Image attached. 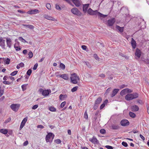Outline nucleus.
<instances>
[{
    "label": "nucleus",
    "instance_id": "obj_42",
    "mask_svg": "<svg viewBox=\"0 0 149 149\" xmlns=\"http://www.w3.org/2000/svg\"><path fill=\"white\" fill-rule=\"evenodd\" d=\"M17 73V71H15L12 72L10 75L11 76H14Z\"/></svg>",
    "mask_w": 149,
    "mask_h": 149
},
{
    "label": "nucleus",
    "instance_id": "obj_62",
    "mask_svg": "<svg viewBox=\"0 0 149 149\" xmlns=\"http://www.w3.org/2000/svg\"><path fill=\"white\" fill-rule=\"evenodd\" d=\"M140 136L141 139L143 141L145 140V138L142 135L140 134Z\"/></svg>",
    "mask_w": 149,
    "mask_h": 149
},
{
    "label": "nucleus",
    "instance_id": "obj_44",
    "mask_svg": "<svg viewBox=\"0 0 149 149\" xmlns=\"http://www.w3.org/2000/svg\"><path fill=\"white\" fill-rule=\"evenodd\" d=\"M46 7L49 10H50L51 8V5L49 3H47L46 4Z\"/></svg>",
    "mask_w": 149,
    "mask_h": 149
},
{
    "label": "nucleus",
    "instance_id": "obj_11",
    "mask_svg": "<svg viewBox=\"0 0 149 149\" xmlns=\"http://www.w3.org/2000/svg\"><path fill=\"white\" fill-rule=\"evenodd\" d=\"M89 141L94 144H97L99 143L97 139L94 136H93L92 138H90L89 139Z\"/></svg>",
    "mask_w": 149,
    "mask_h": 149
},
{
    "label": "nucleus",
    "instance_id": "obj_4",
    "mask_svg": "<svg viewBox=\"0 0 149 149\" xmlns=\"http://www.w3.org/2000/svg\"><path fill=\"white\" fill-rule=\"evenodd\" d=\"M20 106V104H12L10 105V107L13 111H17L19 109Z\"/></svg>",
    "mask_w": 149,
    "mask_h": 149
},
{
    "label": "nucleus",
    "instance_id": "obj_53",
    "mask_svg": "<svg viewBox=\"0 0 149 149\" xmlns=\"http://www.w3.org/2000/svg\"><path fill=\"white\" fill-rule=\"evenodd\" d=\"M105 147L108 149H113V147L110 146H106Z\"/></svg>",
    "mask_w": 149,
    "mask_h": 149
},
{
    "label": "nucleus",
    "instance_id": "obj_23",
    "mask_svg": "<svg viewBox=\"0 0 149 149\" xmlns=\"http://www.w3.org/2000/svg\"><path fill=\"white\" fill-rule=\"evenodd\" d=\"M67 97V95H63L61 94L59 96V99L61 100H64Z\"/></svg>",
    "mask_w": 149,
    "mask_h": 149
},
{
    "label": "nucleus",
    "instance_id": "obj_45",
    "mask_svg": "<svg viewBox=\"0 0 149 149\" xmlns=\"http://www.w3.org/2000/svg\"><path fill=\"white\" fill-rule=\"evenodd\" d=\"M55 142L57 144H59L61 143V141L59 139H57L55 140Z\"/></svg>",
    "mask_w": 149,
    "mask_h": 149
},
{
    "label": "nucleus",
    "instance_id": "obj_34",
    "mask_svg": "<svg viewBox=\"0 0 149 149\" xmlns=\"http://www.w3.org/2000/svg\"><path fill=\"white\" fill-rule=\"evenodd\" d=\"M28 55L29 56L28 58H32L33 56V54L32 52H30L28 53Z\"/></svg>",
    "mask_w": 149,
    "mask_h": 149
},
{
    "label": "nucleus",
    "instance_id": "obj_8",
    "mask_svg": "<svg viewBox=\"0 0 149 149\" xmlns=\"http://www.w3.org/2000/svg\"><path fill=\"white\" fill-rule=\"evenodd\" d=\"M87 12L88 14L92 15H96L97 14V13H98L97 10L94 11L91 8H89Z\"/></svg>",
    "mask_w": 149,
    "mask_h": 149
},
{
    "label": "nucleus",
    "instance_id": "obj_51",
    "mask_svg": "<svg viewBox=\"0 0 149 149\" xmlns=\"http://www.w3.org/2000/svg\"><path fill=\"white\" fill-rule=\"evenodd\" d=\"M56 8L58 10H61V8L60 7V6L57 4H56Z\"/></svg>",
    "mask_w": 149,
    "mask_h": 149
},
{
    "label": "nucleus",
    "instance_id": "obj_1",
    "mask_svg": "<svg viewBox=\"0 0 149 149\" xmlns=\"http://www.w3.org/2000/svg\"><path fill=\"white\" fill-rule=\"evenodd\" d=\"M138 94L136 93H128L125 95V98L126 100L129 101L136 98L138 97Z\"/></svg>",
    "mask_w": 149,
    "mask_h": 149
},
{
    "label": "nucleus",
    "instance_id": "obj_40",
    "mask_svg": "<svg viewBox=\"0 0 149 149\" xmlns=\"http://www.w3.org/2000/svg\"><path fill=\"white\" fill-rule=\"evenodd\" d=\"M93 57L95 58L97 61H99V58L97 56V55L96 54H94L93 55Z\"/></svg>",
    "mask_w": 149,
    "mask_h": 149
},
{
    "label": "nucleus",
    "instance_id": "obj_5",
    "mask_svg": "<svg viewBox=\"0 0 149 149\" xmlns=\"http://www.w3.org/2000/svg\"><path fill=\"white\" fill-rule=\"evenodd\" d=\"M39 91L42 92V95L44 96H48L51 92L50 90H43L42 88L40 89Z\"/></svg>",
    "mask_w": 149,
    "mask_h": 149
},
{
    "label": "nucleus",
    "instance_id": "obj_38",
    "mask_svg": "<svg viewBox=\"0 0 149 149\" xmlns=\"http://www.w3.org/2000/svg\"><path fill=\"white\" fill-rule=\"evenodd\" d=\"M60 67L63 70H64L65 68V66L63 64L61 63L60 64Z\"/></svg>",
    "mask_w": 149,
    "mask_h": 149
},
{
    "label": "nucleus",
    "instance_id": "obj_29",
    "mask_svg": "<svg viewBox=\"0 0 149 149\" xmlns=\"http://www.w3.org/2000/svg\"><path fill=\"white\" fill-rule=\"evenodd\" d=\"M22 26H25L30 29H33L34 28V26L32 25L23 24L22 25Z\"/></svg>",
    "mask_w": 149,
    "mask_h": 149
},
{
    "label": "nucleus",
    "instance_id": "obj_54",
    "mask_svg": "<svg viewBox=\"0 0 149 149\" xmlns=\"http://www.w3.org/2000/svg\"><path fill=\"white\" fill-rule=\"evenodd\" d=\"M38 107V105L37 104L35 105L33 107L32 109H36Z\"/></svg>",
    "mask_w": 149,
    "mask_h": 149
},
{
    "label": "nucleus",
    "instance_id": "obj_43",
    "mask_svg": "<svg viewBox=\"0 0 149 149\" xmlns=\"http://www.w3.org/2000/svg\"><path fill=\"white\" fill-rule=\"evenodd\" d=\"M3 82V84L6 85H9L11 83L10 82L6 81H4Z\"/></svg>",
    "mask_w": 149,
    "mask_h": 149
},
{
    "label": "nucleus",
    "instance_id": "obj_21",
    "mask_svg": "<svg viewBox=\"0 0 149 149\" xmlns=\"http://www.w3.org/2000/svg\"><path fill=\"white\" fill-rule=\"evenodd\" d=\"M112 129L114 130H118L120 128V126L117 124H112L111 125Z\"/></svg>",
    "mask_w": 149,
    "mask_h": 149
},
{
    "label": "nucleus",
    "instance_id": "obj_28",
    "mask_svg": "<svg viewBox=\"0 0 149 149\" xmlns=\"http://www.w3.org/2000/svg\"><path fill=\"white\" fill-rule=\"evenodd\" d=\"M61 78L66 80H68L69 79L68 75L66 74H62Z\"/></svg>",
    "mask_w": 149,
    "mask_h": 149
},
{
    "label": "nucleus",
    "instance_id": "obj_22",
    "mask_svg": "<svg viewBox=\"0 0 149 149\" xmlns=\"http://www.w3.org/2000/svg\"><path fill=\"white\" fill-rule=\"evenodd\" d=\"M97 15L98 17L100 18H104L107 16V15L102 14L98 12V13H97Z\"/></svg>",
    "mask_w": 149,
    "mask_h": 149
},
{
    "label": "nucleus",
    "instance_id": "obj_9",
    "mask_svg": "<svg viewBox=\"0 0 149 149\" xmlns=\"http://www.w3.org/2000/svg\"><path fill=\"white\" fill-rule=\"evenodd\" d=\"M120 124L122 126H125L129 125V122L128 120L126 119H123L121 121Z\"/></svg>",
    "mask_w": 149,
    "mask_h": 149
},
{
    "label": "nucleus",
    "instance_id": "obj_57",
    "mask_svg": "<svg viewBox=\"0 0 149 149\" xmlns=\"http://www.w3.org/2000/svg\"><path fill=\"white\" fill-rule=\"evenodd\" d=\"M37 128L40 129H43L44 128V127L42 125H38Z\"/></svg>",
    "mask_w": 149,
    "mask_h": 149
},
{
    "label": "nucleus",
    "instance_id": "obj_59",
    "mask_svg": "<svg viewBox=\"0 0 149 149\" xmlns=\"http://www.w3.org/2000/svg\"><path fill=\"white\" fill-rule=\"evenodd\" d=\"M98 106V105L96 104H95L94 105V106L93 107V109L94 110L96 109Z\"/></svg>",
    "mask_w": 149,
    "mask_h": 149
},
{
    "label": "nucleus",
    "instance_id": "obj_31",
    "mask_svg": "<svg viewBox=\"0 0 149 149\" xmlns=\"http://www.w3.org/2000/svg\"><path fill=\"white\" fill-rule=\"evenodd\" d=\"M130 116L133 118H134L136 117V115L133 112H130L129 113Z\"/></svg>",
    "mask_w": 149,
    "mask_h": 149
},
{
    "label": "nucleus",
    "instance_id": "obj_26",
    "mask_svg": "<svg viewBox=\"0 0 149 149\" xmlns=\"http://www.w3.org/2000/svg\"><path fill=\"white\" fill-rule=\"evenodd\" d=\"M45 17L46 19L52 21H54L55 20V19L54 18L47 15H45Z\"/></svg>",
    "mask_w": 149,
    "mask_h": 149
},
{
    "label": "nucleus",
    "instance_id": "obj_2",
    "mask_svg": "<svg viewBox=\"0 0 149 149\" xmlns=\"http://www.w3.org/2000/svg\"><path fill=\"white\" fill-rule=\"evenodd\" d=\"M71 82L73 84H77L78 81H79V77L76 73H74L71 75L70 77Z\"/></svg>",
    "mask_w": 149,
    "mask_h": 149
},
{
    "label": "nucleus",
    "instance_id": "obj_48",
    "mask_svg": "<svg viewBox=\"0 0 149 149\" xmlns=\"http://www.w3.org/2000/svg\"><path fill=\"white\" fill-rule=\"evenodd\" d=\"M122 144L123 146L125 147H127L128 146L127 143L126 142L124 141H123L122 143Z\"/></svg>",
    "mask_w": 149,
    "mask_h": 149
},
{
    "label": "nucleus",
    "instance_id": "obj_25",
    "mask_svg": "<svg viewBox=\"0 0 149 149\" xmlns=\"http://www.w3.org/2000/svg\"><path fill=\"white\" fill-rule=\"evenodd\" d=\"M131 44L132 47L134 49L136 47V41L133 39V38H132V40L131 41Z\"/></svg>",
    "mask_w": 149,
    "mask_h": 149
},
{
    "label": "nucleus",
    "instance_id": "obj_39",
    "mask_svg": "<svg viewBox=\"0 0 149 149\" xmlns=\"http://www.w3.org/2000/svg\"><path fill=\"white\" fill-rule=\"evenodd\" d=\"M84 63L89 68H91V65L89 62L85 61Z\"/></svg>",
    "mask_w": 149,
    "mask_h": 149
},
{
    "label": "nucleus",
    "instance_id": "obj_15",
    "mask_svg": "<svg viewBox=\"0 0 149 149\" xmlns=\"http://www.w3.org/2000/svg\"><path fill=\"white\" fill-rule=\"evenodd\" d=\"M72 2L77 7L79 6L81 4L79 0H71Z\"/></svg>",
    "mask_w": 149,
    "mask_h": 149
},
{
    "label": "nucleus",
    "instance_id": "obj_30",
    "mask_svg": "<svg viewBox=\"0 0 149 149\" xmlns=\"http://www.w3.org/2000/svg\"><path fill=\"white\" fill-rule=\"evenodd\" d=\"M0 132L4 134H6L8 132V130L6 129H1L0 130Z\"/></svg>",
    "mask_w": 149,
    "mask_h": 149
},
{
    "label": "nucleus",
    "instance_id": "obj_61",
    "mask_svg": "<svg viewBox=\"0 0 149 149\" xmlns=\"http://www.w3.org/2000/svg\"><path fill=\"white\" fill-rule=\"evenodd\" d=\"M11 120V118H9L7 120H6L5 121V123H8V122H9Z\"/></svg>",
    "mask_w": 149,
    "mask_h": 149
},
{
    "label": "nucleus",
    "instance_id": "obj_12",
    "mask_svg": "<svg viewBox=\"0 0 149 149\" xmlns=\"http://www.w3.org/2000/svg\"><path fill=\"white\" fill-rule=\"evenodd\" d=\"M27 117H26L23 120H22V123L21 124L19 129L20 130H21L22 128L24 126L26 123L27 121Z\"/></svg>",
    "mask_w": 149,
    "mask_h": 149
},
{
    "label": "nucleus",
    "instance_id": "obj_41",
    "mask_svg": "<svg viewBox=\"0 0 149 149\" xmlns=\"http://www.w3.org/2000/svg\"><path fill=\"white\" fill-rule=\"evenodd\" d=\"M32 72V70L31 69H29L26 72V74L29 76H30Z\"/></svg>",
    "mask_w": 149,
    "mask_h": 149
},
{
    "label": "nucleus",
    "instance_id": "obj_17",
    "mask_svg": "<svg viewBox=\"0 0 149 149\" xmlns=\"http://www.w3.org/2000/svg\"><path fill=\"white\" fill-rule=\"evenodd\" d=\"M141 51L138 49H136L135 55L138 58H139L141 55Z\"/></svg>",
    "mask_w": 149,
    "mask_h": 149
},
{
    "label": "nucleus",
    "instance_id": "obj_55",
    "mask_svg": "<svg viewBox=\"0 0 149 149\" xmlns=\"http://www.w3.org/2000/svg\"><path fill=\"white\" fill-rule=\"evenodd\" d=\"M14 48H15L16 50L17 51H19L20 50L21 48L18 47H16L15 45L14 46Z\"/></svg>",
    "mask_w": 149,
    "mask_h": 149
},
{
    "label": "nucleus",
    "instance_id": "obj_19",
    "mask_svg": "<svg viewBox=\"0 0 149 149\" xmlns=\"http://www.w3.org/2000/svg\"><path fill=\"white\" fill-rule=\"evenodd\" d=\"M5 40H3L2 38H0V45L3 48H4L5 46Z\"/></svg>",
    "mask_w": 149,
    "mask_h": 149
},
{
    "label": "nucleus",
    "instance_id": "obj_16",
    "mask_svg": "<svg viewBox=\"0 0 149 149\" xmlns=\"http://www.w3.org/2000/svg\"><path fill=\"white\" fill-rule=\"evenodd\" d=\"M89 5V4L83 5V10L84 13H86L87 11V10L88 8Z\"/></svg>",
    "mask_w": 149,
    "mask_h": 149
},
{
    "label": "nucleus",
    "instance_id": "obj_50",
    "mask_svg": "<svg viewBox=\"0 0 149 149\" xmlns=\"http://www.w3.org/2000/svg\"><path fill=\"white\" fill-rule=\"evenodd\" d=\"M84 117L86 119H87L88 118V116L86 111L84 113Z\"/></svg>",
    "mask_w": 149,
    "mask_h": 149
},
{
    "label": "nucleus",
    "instance_id": "obj_13",
    "mask_svg": "<svg viewBox=\"0 0 149 149\" xmlns=\"http://www.w3.org/2000/svg\"><path fill=\"white\" fill-rule=\"evenodd\" d=\"M6 42L7 46H8L9 48H10L12 45V41L11 39L8 38H6Z\"/></svg>",
    "mask_w": 149,
    "mask_h": 149
},
{
    "label": "nucleus",
    "instance_id": "obj_33",
    "mask_svg": "<svg viewBox=\"0 0 149 149\" xmlns=\"http://www.w3.org/2000/svg\"><path fill=\"white\" fill-rule=\"evenodd\" d=\"M27 84H23L22 86V88L23 91H25L26 88V86L27 85Z\"/></svg>",
    "mask_w": 149,
    "mask_h": 149
},
{
    "label": "nucleus",
    "instance_id": "obj_18",
    "mask_svg": "<svg viewBox=\"0 0 149 149\" xmlns=\"http://www.w3.org/2000/svg\"><path fill=\"white\" fill-rule=\"evenodd\" d=\"M119 89H113L112 91V93L111 95V97H113L114 96L116 95L117 93L119 91Z\"/></svg>",
    "mask_w": 149,
    "mask_h": 149
},
{
    "label": "nucleus",
    "instance_id": "obj_36",
    "mask_svg": "<svg viewBox=\"0 0 149 149\" xmlns=\"http://www.w3.org/2000/svg\"><path fill=\"white\" fill-rule=\"evenodd\" d=\"M10 60L9 58H7L4 61L5 63L6 64H8L10 63Z\"/></svg>",
    "mask_w": 149,
    "mask_h": 149
},
{
    "label": "nucleus",
    "instance_id": "obj_64",
    "mask_svg": "<svg viewBox=\"0 0 149 149\" xmlns=\"http://www.w3.org/2000/svg\"><path fill=\"white\" fill-rule=\"evenodd\" d=\"M27 52V51L26 49H24L23 51V53L24 54H26Z\"/></svg>",
    "mask_w": 149,
    "mask_h": 149
},
{
    "label": "nucleus",
    "instance_id": "obj_10",
    "mask_svg": "<svg viewBox=\"0 0 149 149\" xmlns=\"http://www.w3.org/2000/svg\"><path fill=\"white\" fill-rule=\"evenodd\" d=\"M115 19L114 18H113L110 19L108 20V25L109 26H111L113 25L115 22Z\"/></svg>",
    "mask_w": 149,
    "mask_h": 149
},
{
    "label": "nucleus",
    "instance_id": "obj_14",
    "mask_svg": "<svg viewBox=\"0 0 149 149\" xmlns=\"http://www.w3.org/2000/svg\"><path fill=\"white\" fill-rule=\"evenodd\" d=\"M38 10L37 9H34L28 11L27 13L30 14H34L38 13Z\"/></svg>",
    "mask_w": 149,
    "mask_h": 149
},
{
    "label": "nucleus",
    "instance_id": "obj_56",
    "mask_svg": "<svg viewBox=\"0 0 149 149\" xmlns=\"http://www.w3.org/2000/svg\"><path fill=\"white\" fill-rule=\"evenodd\" d=\"M81 48L83 49L86 50L87 48V47L85 45H83L81 46Z\"/></svg>",
    "mask_w": 149,
    "mask_h": 149
},
{
    "label": "nucleus",
    "instance_id": "obj_49",
    "mask_svg": "<svg viewBox=\"0 0 149 149\" xmlns=\"http://www.w3.org/2000/svg\"><path fill=\"white\" fill-rule=\"evenodd\" d=\"M38 66V63H36L35 64V65H34V66L33 68V69L34 70H36Z\"/></svg>",
    "mask_w": 149,
    "mask_h": 149
},
{
    "label": "nucleus",
    "instance_id": "obj_20",
    "mask_svg": "<svg viewBox=\"0 0 149 149\" xmlns=\"http://www.w3.org/2000/svg\"><path fill=\"white\" fill-rule=\"evenodd\" d=\"M139 108L138 106L136 105H133L131 108V109L132 111H137L139 109Z\"/></svg>",
    "mask_w": 149,
    "mask_h": 149
},
{
    "label": "nucleus",
    "instance_id": "obj_47",
    "mask_svg": "<svg viewBox=\"0 0 149 149\" xmlns=\"http://www.w3.org/2000/svg\"><path fill=\"white\" fill-rule=\"evenodd\" d=\"M100 132L101 134H104L106 133V131L104 129H102L100 130Z\"/></svg>",
    "mask_w": 149,
    "mask_h": 149
},
{
    "label": "nucleus",
    "instance_id": "obj_3",
    "mask_svg": "<svg viewBox=\"0 0 149 149\" xmlns=\"http://www.w3.org/2000/svg\"><path fill=\"white\" fill-rule=\"evenodd\" d=\"M54 135L52 133H49L47 135L45 140L47 143L51 142L53 139Z\"/></svg>",
    "mask_w": 149,
    "mask_h": 149
},
{
    "label": "nucleus",
    "instance_id": "obj_35",
    "mask_svg": "<svg viewBox=\"0 0 149 149\" xmlns=\"http://www.w3.org/2000/svg\"><path fill=\"white\" fill-rule=\"evenodd\" d=\"M19 40L21 41V42H24L25 43L26 42H27L22 37H20L19 38Z\"/></svg>",
    "mask_w": 149,
    "mask_h": 149
},
{
    "label": "nucleus",
    "instance_id": "obj_58",
    "mask_svg": "<svg viewBox=\"0 0 149 149\" xmlns=\"http://www.w3.org/2000/svg\"><path fill=\"white\" fill-rule=\"evenodd\" d=\"M19 65L20 66V67H24V64L23 63L21 62L19 64Z\"/></svg>",
    "mask_w": 149,
    "mask_h": 149
},
{
    "label": "nucleus",
    "instance_id": "obj_52",
    "mask_svg": "<svg viewBox=\"0 0 149 149\" xmlns=\"http://www.w3.org/2000/svg\"><path fill=\"white\" fill-rule=\"evenodd\" d=\"M3 90L0 88V97H1L3 95Z\"/></svg>",
    "mask_w": 149,
    "mask_h": 149
},
{
    "label": "nucleus",
    "instance_id": "obj_27",
    "mask_svg": "<svg viewBox=\"0 0 149 149\" xmlns=\"http://www.w3.org/2000/svg\"><path fill=\"white\" fill-rule=\"evenodd\" d=\"M116 29L120 32H122L123 30V27H120L118 26L117 25L116 26Z\"/></svg>",
    "mask_w": 149,
    "mask_h": 149
},
{
    "label": "nucleus",
    "instance_id": "obj_60",
    "mask_svg": "<svg viewBox=\"0 0 149 149\" xmlns=\"http://www.w3.org/2000/svg\"><path fill=\"white\" fill-rule=\"evenodd\" d=\"M105 105L104 104H102L100 107V109H102L105 106Z\"/></svg>",
    "mask_w": 149,
    "mask_h": 149
},
{
    "label": "nucleus",
    "instance_id": "obj_63",
    "mask_svg": "<svg viewBox=\"0 0 149 149\" xmlns=\"http://www.w3.org/2000/svg\"><path fill=\"white\" fill-rule=\"evenodd\" d=\"M28 141H25L23 143V145L24 146H26L28 144Z\"/></svg>",
    "mask_w": 149,
    "mask_h": 149
},
{
    "label": "nucleus",
    "instance_id": "obj_7",
    "mask_svg": "<svg viewBox=\"0 0 149 149\" xmlns=\"http://www.w3.org/2000/svg\"><path fill=\"white\" fill-rule=\"evenodd\" d=\"M132 92V91L131 89L127 88L122 90L120 93V95L121 96H123L127 93H131Z\"/></svg>",
    "mask_w": 149,
    "mask_h": 149
},
{
    "label": "nucleus",
    "instance_id": "obj_46",
    "mask_svg": "<svg viewBox=\"0 0 149 149\" xmlns=\"http://www.w3.org/2000/svg\"><path fill=\"white\" fill-rule=\"evenodd\" d=\"M66 104V102L64 101L62 102L60 106L61 108H63L65 105Z\"/></svg>",
    "mask_w": 149,
    "mask_h": 149
},
{
    "label": "nucleus",
    "instance_id": "obj_37",
    "mask_svg": "<svg viewBox=\"0 0 149 149\" xmlns=\"http://www.w3.org/2000/svg\"><path fill=\"white\" fill-rule=\"evenodd\" d=\"M78 88V87L77 86H75L73 87L71 91L72 92L75 91L77 90V88Z\"/></svg>",
    "mask_w": 149,
    "mask_h": 149
},
{
    "label": "nucleus",
    "instance_id": "obj_32",
    "mask_svg": "<svg viewBox=\"0 0 149 149\" xmlns=\"http://www.w3.org/2000/svg\"><path fill=\"white\" fill-rule=\"evenodd\" d=\"M49 110L51 111H56V109L53 107H49Z\"/></svg>",
    "mask_w": 149,
    "mask_h": 149
},
{
    "label": "nucleus",
    "instance_id": "obj_6",
    "mask_svg": "<svg viewBox=\"0 0 149 149\" xmlns=\"http://www.w3.org/2000/svg\"><path fill=\"white\" fill-rule=\"evenodd\" d=\"M71 12L73 14L78 16H80L81 13L80 11L76 8H74L71 10Z\"/></svg>",
    "mask_w": 149,
    "mask_h": 149
},
{
    "label": "nucleus",
    "instance_id": "obj_24",
    "mask_svg": "<svg viewBox=\"0 0 149 149\" xmlns=\"http://www.w3.org/2000/svg\"><path fill=\"white\" fill-rule=\"evenodd\" d=\"M102 101V98L101 97H99L95 101V103L96 104L98 105L100 104Z\"/></svg>",
    "mask_w": 149,
    "mask_h": 149
}]
</instances>
